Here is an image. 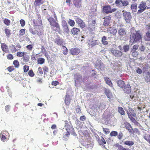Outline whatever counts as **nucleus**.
I'll return each instance as SVG.
<instances>
[{
	"label": "nucleus",
	"instance_id": "nucleus-33",
	"mask_svg": "<svg viewBox=\"0 0 150 150\" xmlns=\"http://www.w3.org/2000/svg\"><path fill=\"white\" fill-rule=\"evenodd\" d=\"M118 112L122 115H125V113L123 110V108L121 107H118Z\"/></svg>",
	"mask_w": 150,
	"mask_h": 150
},
{
	"label": "nucleus",
	"instance_id": "nucleus-41",
	"mask_svg": "<svg viewBox=\"0 0 150 150\" xmlns=\"http://www.w3.org/2000/svg\"><path fill=\"white\" fill-rule=\"evenodd\" d=\"M117 147L119 150H130L128 148H125L122 146L121 145H117Z\"/></svg>",
	"mask_w": 150,
	"mask_h": 150
},
{
	"label": "nucleus",
	"instance_id": "nucleus-16",
	"mask_svg": "<svg viewBox=\"0 0 150 150\" xmlns=\"http://www.w3.org/2000/svg\"><path fill=\"white\" fill-rule=\"evenodd\" d=\"M123 91L125 93L129 94L131 92V88L130 85L127 84L123 87Z\"/></svg>",
	"mask_w": 150,
	"mask_h": 150
},
{
	"label": "nucleus",
	"instance_id": "nucleus-1",
	"mask_svg": "<svg viewBox=\"0 0 150 150\" xmlns=\"http://www.w3.org/2000/svg\"><path fill=\"white\" fill-rule=\"evenodd\" d=\"M54 16L55 20L53 18L50 17L48 18V20L50 23L52 29L55 32L60 33L61 32L60 26L57 22V16L55 13H54Z\"/></svg>",
	"mask_w": 150,
	"mask_h": 150
},
{
	"label": "nucleus",
	"instance_id": "nucleus-7",
	"mask_svg": "<svg viewBox=\"0 0 150 150\" xmlns=\"http://www.w3.org/2000/svg\"><path fill=\"white\" fill-rule=\"evenodd\" d=\"M70 51L71 54L73 55H78L81 52L80 49L78 47L71 48Z\"/></svg>",
	"mask_w": 150,
	"mask_h": 150
},
{
	"label": "nucleus",
	"instance_id": "nucleus-63",
	"mask_svg": "<svg viewBox=\"0 0 150 150\" xmlns=\"http://www.w3.org/2000/svg\"><path fill=\"white\" fill-rule=\"evenodd\" d=\"M26 47L28 50L29 51H30L32 50L33 48V46L32 45L30 44L26 46Z\"/></svg>",
	"mask_w": 150,
	"mask_h": 150
},
{
	"label": "nucleus",
	"instance_id": "nucleus-49",
	"mask_svg": "<svg viewBox=\"0 0 150 150\" xmlns=\"http://www.w3.org/2000/svg\"><path fill=\"white\" fill-rule=\"evenodd\" d=\"M121 3L124 6H126L129 4V2L127 0H122Z\"/></svg>",
	"mask_w": 150,
	"mask_h": 150
},
{
	"label": "nucleus",
	"instance_id": "nucleus-56",
	"mask_svg": "<svg viewBox=\"0 0 150 150\" xmlns=\"http://www.w3.org/2000/svg\"><path fill=\"white\" fill-rule=\"evenodd\" d=\"M37 73L38 74L42 75L43 74V72L42 68L39 67L38 68Z\"/></svg>",
	"mask_w": 150,
	"mask_h": 150
},
{
	"label": "nucleus",
	"instance_id": "nucleus-57",
	"mask_svg": "<svg viewBox=\"0 0 150 150\" xmlns=\"http://www.w3.org/2000/svg\"><path fill=\"white\" fill-rule=\"evenodd\" d=\"M123 49L125 52H127L129 49V45H125L123 46Z\"/></svg>",
	"mask_w": 150,
	"mask_h": 150
},
{
	"label": "nucleus",
	"instance_id": "nucleus-19",
	"mask_svg": "<svg viewBox=\"0 0 150 150\" xmlns=\"http://www.w3.org/2000/svg\"><path fill=\"white\" fill-rule=\"evenodd\" d=\"M124 124L126 128L129 132H132V131L133 128L130 123L127 122H125Z\"/></svg>",
	"mask_w": 150,
	"mask_h": 150
},
{
	"label": "nucleus",
	"instance_id": "nucleus-54",
	"mask_svg": "<svg viewBox=\"0 0 150 150\" xmlns=\"http://www.w3.org/2000/svg\"><path fill=\"white\" fill-rule=\"evenodd\" d=\"M131 8L132 11L134 9L137 10V6L136 3L132 4L131 6Z\"/></svg>",
	"mask_w": 150,
	"mask_h": 150
},
{
	"label": "nucleus",
	"instance_id": "nucleus-38",
	"mask_svg": "<svg viewBox=\"0 0 150 150\" xmlns=\"http://www.w3.org/2000/svg\"><path fill=\"white\" fill-rule=\"evenodd\" d=\"M3 23L7 26H9L11 23V21L7 18H5L3 20Z\"/></svg>",
	"mask_w": 150,
	"mask_h": 150
},
{
	"label": "nucleus",
	"instance_id": "nucleus-30",
	"mask_svg": "<svg viewBox=\"0 0 150 150\" xmlns=\"http://www.w3.org/2000/svg\"><path fill=\"white\" fill-rule=\"evenodd\" d=\"M45 62V59L42 57H39L37 59V63L38 64H42Z\"/></svg>",
	"mask_w": 150,
	"mask_h": 150
},
{
	"label": "nucleus",
	"instance_id": "nucleus-52",
	"mask_svg": "<svg viewBox=\"0 0 150 150\" xmlns=\"http://www.w3.org/2000/svg\"><path fill=\"white\" fill-rule=\"evenodd\" d=\"M103 130L104 133L105 134H109L110 132L109 129L108 128H103Z\"/></svg>",
	"mask_w": 150,
	"mask_h": 150
},
{
	"label": "nucleus",
	"instance_id": "nucleus-8",
	"mask_svg": "<svg viewBox=\"0 0 150 150\" xmlns=\"http://www.w3.org/2000/svg\"><path fill=\"white\" fill-rule=\"evenodd\" d=\"M65 122L64 127L67 130V131H69V132L74 131V129L72 126L70 125L69 123L67 121H65Z\"/></svg>",
	"mask_w": 150,
	"mask_h": 150
},
{
	"label": "nucleus",
	"instance_id": "nucleus-32",
	"mask_svg": "<svg viewBox=\"0 0 150 150\" xmlns=\"http://www.w3.org/2000/svg\"><path fill=\"white\" fill-rule=\"evenodd\" d=\"M6 36L9 38L11 34V30L6 28L4 30Z\"/></svg>",
	"mask_w": 150,
	"mask_h": 150
},
{
	"label": "nucleus",
	"instance_id": "nucleus-23",
	"mask_svg": "<svg viewBox=\"0 0 150 150\" xmlns=\"http://www.w3.org/2000/svg\"><path fill=\"white\" fill-rule=\"evenodd\" d=\"M103 63L101 62L100 60L97 61L95 64L96 67L98 69H101V67L103 65Z\"/></svg>",
	"mask_w": 150,
	"mask_h": 150
},
{
	"label": "nucleus",
	"instance_id": "nucleus-18",
	"mask_svg": "<svg viewBox=\"0 0 150 150\" xmlns=\"http://www.w3.org/2000/svg\"><path fill=\"white\" fill-rule=\"evenodd\" d=\"M33 23L36 26H38V28L42 25V21L40 19H34L33 21Z\"/></svg>",
	"mask_w": 150,
	"mask_h": 150
},
{
	"label": "nucleus",
	"instance_id": "nucleus-50",
	"mask_svg": "<svg viewBox=\"0 0 150 150\" xmlns=\"http://www.w3.org/2000/svg\"><path fill=\"white\" fill-rule=\"evenodd\" d=\"M63 53L64 55H66L68 54V50L67 48L65 46H63Z\"/></svg>",
	"mask_w": 150,
	"mask_h": 150
},
{
	"label": "nucleus",
	"instance_id": "nucleus-60",
	"mask_svg": "<svg viewBox=\"0 0 150 150\" xmlns=\"http://www.w3.org/2000/svg\"><path fill=\"white\" fill-rule=\"evenodd\" d=\"M29 66L26 65L24 66L23 68L24 72H27L29 70Z\"/></svg>",
	"mask_w": 150,
	"mask_h": 150
},
{
	"label": "nucleus",
	"instance_id": "nucleus-36",
	"mask_svg": "<svg viewBox=\"0 0 150 150\" xmlns=\"http://www.w3.org/2000/svg\"><path fill=\"white\" fill-rule=\"evenodd\" d=\"M40 56L39 54H33L31 56V59L32 61H36L37 60L36 58H38Z\"/></svg>",
	"mask_w": 150,
	"mask_h": 150
},
{
	"label": "nucleus",
	"instance_id": "nucleus-14",
	"mask_svg": "<svg viewBox=\"0 0 150 150\" xmlns=\"http://www.w3.org/2000/svg\"><path fill=\"white\" fill-rule=\"evenodd\" d=\"M112 54L116 57H120L122 55V53L120 51L112 50H111Z\"/></svg>",
	"mask_w": 150,
	"mask_h": 150
},
{
	"label": "nucleus",
	"instance_id": "nucleus-27",
	"mask_svg": "<svg viewBox=\"0 0 150 150\" xmlns=\"http://www.w3.org/2000/svg\"><path fill=\"white\" fill-rule=\"evenodd\" d=\"M105 80L106 81V83L110 87H112V83L110 79L106 77L104 78Z\"/></svg>",
	"mask_w": 150,
	"mask_h": 150
},
{
	"label": "nucleus",
	"instance_id": "nucleus-58",
	"mask_svg": "<svg viewBox=\"0 0 150 150\" xmlns=\"http://www.w3.org/2000/svg\"><path fill=\"white\" fill-rule=\"evenodd\" d=\"M28 74L29 76L31 77H33L35 75L34 73L33 72V71L32 70H30L28 72Z\"/></svg>",
	"mask_w": 150,
	"mask_h": 150
},
{
	"label": "nucleus",
	"instance_id": "nucleus-45",
	"mask_svg": "<svg viewBox=\"0 0 150 150\" xmlns=\"http://www.w3.org/2000/svg\"><path fill=\"white\" fill-rule=\"evenodd\" d=\"M74 134V131H72L70 132L69 131H67V132L64 135V137H68L70 135V134Z\"/></svg>",
	"mask_w": 150,
	"mask_h": 150
},
{
	"label": "nucleus",
	"instance_id": "nucleus-64",
	"mask_svg": "<svg viewBox=\"0 0 150 150\" xmlns=\"http://www.w3.org/2000/svg\"><path fill=\"white\" fill-rule=\"evenodd\" d=\"M136 72L137 73L140 74H142V70L139 68L138 67L136 70Z\"/></svg>",
	"mask_w": 150,
	"mask_h": 150
},
{
	"label": "nucleus",
	"instance_id": "nucleus-6",
	"mask_svg": "<svg viewBox=\"0 0 150 150\" xmlns=\"http://www.w3.org/2000/svg\"><path fill=\"white\" fill-rule=\"evenodd\" d=\"M75 20L78 26L82 29L84 28L86 26L85 23L80 18L76 17Z\"/></svg>",
	"mask_w": 150,
	"mask_h": 150
},
{
	"label": "nucleus",
	"instance_id": "nucleus-53",
	"mask_svg": "<svg viewBox=\"0 0 150 150\" xmlns=\"http://www.w3.org/2000/svg\"><path fill=\"white\" fill-rule=\"evenodd\" d=\"M44 74L45 75L47 74V73L48 72L49 69L47 66H44L43 68Z\"/></svg>",
	"mask_w": 150,
	"mask_h": 150
},
{
	"label": "nucleus",
	"instance_id": "nucleus-15",
	"mask_svg": "<svg viewBox=\"0 0 150 150\" xmlns=\"http://www.w3.org/2000/svg\"><path fill=\"white\" fill-rule=\"evenodd\" d=\"M118 34L119 35L122 37L125 36L126 35L127 32L125 29L121 28L118 30Z\"/></svg>",
	"mask_w": 150,
	"mask_h": 150
},
{
	"label": "nucleus",
	"instance_id": "nucleus-40",
	"mask_svg": "<svg viewBox=\"0 0 150 150\" xmlns=\"http://www.w3.org/2000/svg\"><path fill=\"white\" fill-rule=\"evenodd\" d=\"M27 54V52H19L17 53V56L18 57H23L24 55Z\"/></svg>",
	"mask_w": 150,
	"mask_h": 150
},
{
	"label": "nucleus",
	"instance_id": "nucleus-42",
	"mask_svg": "<svg viewBox=\"0 0 150 150\" xmlns=\"http://www.w3.org/2000/svg\"><path fill=\"white\" fill-rule=\"evenodd\" d=\"M68 23L70 26L73 27L75 24V22L74 21L70 19L68 20Z\"/></svg>",
	"mask_w": 150,
	"mask_h": 150
},
{
	"label": "nucleus",
	"instance_id": "nucleus-55",
	"mask_svg": "<svg viewBox=\"0 0 150 150\" xmlns=\"http://www.w3.org/2000/svg\"><path fill=\"white\" fill-rule=\"evenodd\" d=\"M139 47L138 45H134L131 50V52L136 51V50L138 49Z\"/></svg>",
	"mask_w": 150,
	"mask_h": 150
},
{
	"label": "nucleus",
	"instance_id": "nucleus-51",
	"mask_svg": "<svg viewBox=\"0 0 150 150\" xmlns=\"http://www.w3.org/2000/svg\"><path fill=\"white\" fill-rule=\"evenodd\" d=\"M98 142L100 145L103 144H106V141L102 137H101V140H100Z\"/></svg>",
	"mask_w": 150,
	"mask_h": 150
},
{
	"label": "nucleus",
	"instance_id": "nucleus-20",
	"mask_svg": "<svg viewBox=\"0 0 150 150\" xmlns=\"http://www.w3.org/2000/svg\"><path fill=\"white\" fill-rule=\"evenodd\" d=\"M81 0H73V2L76 7L80 8L81 7Z\"/></svg>",
	"mask_w": 150,
	"mask_h": 150
},
{
	"label": "nucleus",
	"instance_id": "nucleus-24",
	"mask_svg": "<svg viewBox=\"0 0 150 150\" xmlns=\"http://www.w3.org/2000/svg\"><path fill=\"white\" fill-rule=\"evenodd\" d=\"M1 47L2 50L6 53L9 52V50L6 45L4 43H1Z\"/></svg>",
	"mask_w": 150,
	"mask_h": 150
},
{
	"label": "nucleus",
	"instance_id": "nucleus-9",
	"mask_svg": "<svg viewBox=\"0 0 150 150\" xmlns=\"http://www.w3.org/2000/svg\"><path fill=\"white\" fill-rule=\"evenodd\" d=\"M104 22L103 23V25L104 26H108L109 25L110 21L111 19V17L109 16H107L103 18Z\"/></svg>",
	"mask_w": 150,
	"mask_h": 150
},
{
	"label": "nucleus",
	"instance_id": "nucleus-28",
	"mask_svg": "<svg viewBox=\"0 0 150 150\" xmlns=\"http://www.w3.org/2000/svg\"><path fill=\"white\" fill-rule=\"evenodd\" d=\"M146 41H150V31H148L146 33L144 38Z\"/></svg>",
	"mask_w": 150,
	"mask_h": 150
},
{
	"label": "nucleus",
	"instance_id": "nucleus-2",
	"mask_svg": "<svg viewBox=\"0 0 150 150\" xmlns=\"http://www.w3.org/2000/svg\"><path fill=\"white\" fill-rule=\"evenodd\" d=\"M132 31L130 36V42L133 43H135L139 41L142 39V36L140 34V31L139 30Z\"/></svg>",
	"mask_w": 150,
	"mask_h": 150
},
{
	"label": "nucleus",
	"instance_id": "nucleus-22",
	"mask_svg": "<svg viewBox=\"0 0 150 150\" xmlns=\"http://www.w3.org/2000/svg\"><path fill=\"white\" fill-rule=\"evenodd\" d=\"M128 117L129 118L130 120L135 125H139V122L134 118L133 116H132L130 114H128Z\"/></svg>",
	"mask_w": 150,
	"mask_h": 150
},
{
	"label": "nucleus",
	"instance_id": "nucleus-21",
	"mask_svg": "<svg viewBox=\"0 0 150 150\" xmlns=\"http://www.w3.org/2000/svg\"><path fill=\"white\" fill-rule=\"evenodd\" d=\"M42 0H35L34 5L35 7L40 6L43 4Z\"/></svg>",
	"mask_w": 150,
	"mask_h": 150
},
{
	"label": "nucleus",
	"instance_id": "nucleus-31",
	"mask_svg": "<svg viewBox=\"0 0 150 150\" xmlns=\"http://www.w3.org/2000/svg\"><path fill=\"white\" fill-rule=\"evenodd\" d=\"M92 25L93 26V27H92V28H91V25H89V27L88 29L90 30V31H93L95 29V25L96 23V21L95 20H92Z\"/></svg>",
	"mask_w": 150,
	"mask_h": 150
},
{
	"label": "nucleus",
	"instance_id": "nucleus-46",
	"mask_svg": "<svg viewBox=\"0 0 150 150\" xmlns=\"http://www.w3.org/2000/svg\"><path fill=\"white\" fill-rule=\"evenodd\" d=\"M25 33V30L22 29L20 30L19 32V36H21L24 35Z\"/></svg>",
	"mask_w": 150,
	"mask_h": 150
},
{
	"label": "nucleus",
	"instance_id": "nucleus-17",
	"mask_svg": "<svg viewBox=\"0 0 150 150\" xmlns=\"http://www.w3.org/2000/svg\"><path fill=\"white\" fill-rule=\"evenodd\" d=\"M71 100L69 95H66L65 96L64 99L65 104L66 105H69L71 103Z\"/></svg>",
	"mask_w": 150,
	"mask_h": 150
},
{
	"label": "nucleus",
	"instance_id": "nucleus-48",
	"mask_svg": "<svg viewBox=\"0 0 150 150\" xmlns=\"http://www.w3.org/2000/svg\"><path fill=\"white\" fill-rule=\"evenodd\" d=\"M118 135V133L117 131H112L110 133V135L111 137H116Z\"/></svg>",
	"mask_w": 150,
	"mask_h": 150
},
{
	"label": "nucleus",
	"instance_id": "nucleus-47",
	"mask_svg": "<svg viewBox=\"0 0 150 150\" xmlns=\"http://www.w3.org/2000/svg\"><path fill=\"white\" fill-rule=\"evenodd\" d=\"M13 64L16 68H18L19 66V62L17 60L14 61L13 62Z\"/></svg>",
	"mask_w": 150,
	"mask_h": 150
},
{
	"label": "nucleus",
	"instance_id": "nucleus-13",
	"mask_svg": "<svg viewBox=\"0 0 150 150\" xmlns=\"http://www.w3.org/2000/svg\"><path fill=\"white\" fill-rule=\"evenodd\" d=\"M107 32L114 36L117 33V29L115 27H109L107 30Z\"/></svg>",
	"mask_w": 150,
	"mask_h": 150
},
{
	"label": "nucleus",
	"instance_id": "nucleus-43",
	"mask_svg": "<svg viewBox=\"0 0 150 150\" xmlns=\"http://www.w3.org/2000/svg\"><path fill=\"white\" fill-rule=\"evenodd\" d=\"M23 59L24 61L25 62H28L29 61V57L28 55L26 54H25L23 57Z\"/></svg>",
	"mask_w": 150,
	"mask_h": 150
},
{
	"label": "nucleus",
	"instance_id": "nucleus-59",
	"mask_svg": "<svg viewBox=\"0 0 150 150\" xmlns=\"http://www.w3.org/2000/svg\"><path fill=\"white\" fill-rule=\"evenodd\" d=\"M7 58L9 60H12L13 59V57L12 54H9L7 55Z\"/></svg>",
	"mask_w": 150,
	"mask_h": 150
},
{
	"label": "nucleus",
	"instance_id": "nucleus-26",
	"mask_svg": "<svg viewBox=\"0 0 150 150\" xmlns=\"http://www.w3.org/2000/svg\"><path fill=\"white\" fill-rule=\"evenodd\" d=\"M127 114L128 115V114H130L131 116H133V117H136V114L134 112V111L132 108H129V111L127 112Z\"/></svg>",
	"mask_w": 150,
	"mask_h": 150
},
{
	"label": "nucleus",
	"instance_id": "nucleus-61",
	"mask_svg": "<svg viewBox=\"0 0 150 150\" xmlns=\"http://www.w3.org/2000/svg\"><path fill=\"white\" fill-rule=\"evenodd\" d=\"M59 83L57 81H53L52 82L51 84L52 86H56L59 85Z\"/></svg>",
	"mask_w": 150,
	"mask_h": 150
},
{
	"label": "nucleus",
	"instance_id": "nucleus-35",
	"mask_svg": "<svg viewBox=\"0 0 150 150\" xmlns=\"http://www.w3.org/2000/svg\"><path fill=\"white\" fill-rule=\"evenodd\" d=\"M105 93L109 98H111L112 96V94L109 90L106 89L105 91Z\"/></svg>",
	"mask_w": 150,
	"mask_h": 150
},
{
	"label": "nucleus",
	"instance_id": "nucleus-11",
	"mask_svg": "<svg viewBox=\"0 0 150 150\" xmlns=\"http://www.w3.org/2000/svg\"><path fill=\"white\" fill-rule=\"evenodd\" d=\"M98 40H94L93 38H90L88 41V43L89 45L91 47H93L98 44Z\"/></svg>",
	"mask_w": 150,
	"mask_h": 150
},
{
	"label": "nucleus",
	"instance_id": "nucleus-10",
	"mask_svg": "<svg viewBox=\"0 0 150 150\" xmlns=\"http://www.w3.org/2000/svg\"><path fill=\"white\" fill-rule=\"evenodd\" d=\"M62 27L64 33H68L69 32V29L67 23L65 21L62 22Z\"/></svg>",
	"mask_w": 150,
	"mask_h": 150
},
{
	"label": "nucleus",
	"instance_id": "nucleus-39",
	"mask_svg": "<svg viewBox=\"0 0 150 150\" xmlns=\"http://www.w3.org/2000/svg\"><path fill=\"white\" fill-rule=\"evenodd\" d=\"M55 42L59 45L61 46L63 45V41L60 39H56Z\"/></svg>",
	"mask_w": 150,
	"mask_h": 150
},
{
	"label": "nucleus",
	"instance_id": "nucleus-3",
	"mask_svg": "<svg viewBox=\"0 0 150 150\" xmlns=\"http://www.w3.org/2000/svg\"><path fill=\"white\" fill-rule=\"evenodd\" d=\"M116 9L113 8L112 9L110 5L105 6L103 7V12L106 14L111 13L115 11Z\"/></svg>",
	"mask_w": 150,
	"mask_h": 150
},
{
	"label": "nucleus",
	"instance_id": "nucleus-34",
	"mask_svg": "<svg viewBox=\"0 0 150 150\" xmlns=\"http://www.w3.org/2000/svg\"><path fill=\"white\" fill-rule=\"evenodd\" d=\"M107 38L105 36H103L102 38L101 42L104 45H107L108 44V41H106Z\"/></svg>",
	"mask_w": 150,
	"mask_h": 150
},
{
	"label": "nucleus",
	"instance_id": "nucleus-4",
	"mask_svg": "<svg viewBox=\"0 0 150 150\" xmlns=\"http://www.w3.org/2000/svg\"><path fill=\"white\" fill-rule=\"evenodd\" d=\"M82 79L81 75L79 73H77L74 74V79L75 82V85L77 86L80 83Z\"/></svg>",
	"mask_w": 150,
	"mask_h": 150
},
{
	"label": "nucleus",
	"instance_id": "nucleus-44",
	"mask_svg": "<svg viewBox=\"0 0 150 150\" xmlns=\"http://www.w3.org/2000/svg\"><path fill=\"white\" fill-rule=\"evenodd\" d=\"M10 47L11 48L10 50L11 52L12 53H14L17 51V49L14 45H12V46Z\"/></svg>",
	"mask_w": 150,
	"mask_h": 150
},
{
	"label": "nucleus",
	"instance_id": "nucleus-12",
	"mask_svg": "<svg viewBox=\"0 0 150 150\" xmlns=\"http://www.w3.org/2000/svg\"><path fill=\"white\" fill-rule=\"evenodd\" d=\"M80 30L79 29L74 27L72 28L71 30V33L74 35H77L79 34Z\"/></svg>",
	"mask_w": 150,
	"mask_h": 150
},
{
	"label": "nucleus",
	"instance_id": "nucleus-62",
	"mask_svg": "<svg viewBox=\"0 0 150 150\" xmlns=\"http://www.w3.org/2000/svg\"><path fill=\"white\" fill-rule=\"evenodd\" d=\"M7 69L8 71L11 72L14 70V68L13 66H10L7 68Z\"/></svg>",
	"mask_w": 150,
	"mask_h": 150
},
{
	"label": "nucleus",
	"instance_id": "nucleus-5",
	"mask_svg": "<svg viewBox=\"0 0 150 150\" xmlns=\"http://www.w3.org/2000/svg\"><path fill=\"white\" fill-rule=\"evenodd\" d=\"M123 18L127 23H129L132 18L130 13L127 11H125L123 13Z\"/></svg>",
	"mask_w": 150,
	"mask_h": 150
},
{
	"label": "nucleus",
	"instance_id": "nucleus-37",
	"mask_svg": "<svg viewBox=\"0 0 150 150\" xmlns=\"http://www.w3.org/2000/svg\"><path fill=\"white\" fill-rule=\"evenodd\" d=\"M124 144L125 145L129 146H132L133 145L134 143L133 142L130 141H126L124 142Z\"/></svg>",
	"mask_w": 150,
	"mask_h": 150
},
{
	"label": "nucleus",
	"instance_id": "nucleus-29",
	"mask_svg": "<svg viewBox=\"0 0 150 150\" xmlns=\"http://www.w3.org/2000/svg\"><path fill=\"white\" fill-rule=\"evenodd\" d=\"M117 84L120 87L123 88V87L126 85L124 81L120 80L117 82Z\"/></svg>",
	"mask_w": 150,
	"mask_h": 150
},
{
	"label": "nucleus",
	"instance_id": "nucleus-25",
	"mask_svg": "<svg viewBox=\"0 0 150 150\" xmlns=\"http://www.w3.org/2000/svg\"><path fill=\"white\" fill-rule=\"evenodd\" d=\"M146 2L142 1L139 4L138 8L139 9H142L145 11V10L146 7Z\"/></svg>",
	"mask_w": 150,
	"mask_h": 150
}]
</instances>
